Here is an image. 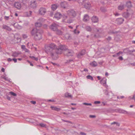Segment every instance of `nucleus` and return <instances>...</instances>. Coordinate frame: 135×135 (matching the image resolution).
I'll return each mask as SVG.
<instances>
[{"label": "nucleus", "instance_id": "obj_1", "mask_svg": "<svg viewBox=\"0 0 135 135\" xmlns=\"http://www.w3.org/2000/svg\"><path fill=\"white\" fill-rule=\"evenodd\" d=\"M57 48L56 45L54 43H51L45 46V51L48 55L53 57Z\"/></svg>", "mask_w": 135, "mask_h": 135}, {"label": "nucleus", "instance_id": "obj_2", "mask_svg": "<svg viewBox=\"0 0 135 135\" xmlns=\"http://www.w3.org/2000/svg\"><path fill=\"white\" fill-rule=\"evenodd\" d=\"M43 32L42 30L34 28L31 31V33L32 35L34 36V39L36 40H39L42 38V34Z\"/></svg>", "mask_w": 135, "mask_h": 135}, {"label": "nucleus", "instance_id": "obj_3", "mask_svg": "<svg viewBox=\"0 0 135 135\" xmlns=\"http://www.w3.org/2000/svg\"><path fill=\"white\" fill-rule=\"evenodd\" d=\"M64 54L65 55L67 56H72L74 55V52L73 50L67 48L64 52Z\"/></svg>", "mask_w": 135, "mask_h": 135}, {"label": "nucleus", "instance_id": "obj_4", "mask_svg": "<svg viewBox=\"0 0 135 135\" xmlns=\"http://www.w3.org/2000/svg\"><path fill=\"white\" fill-rule=\"evenodd\" d=\"M67 13L68 15L69 16L74 17L76 16L77 14V12L75 11L73 9H71L67 11Z\"/></svg>", "mask_w": 135, "mask_h": 135}, {"label": "nucleus", "instance_id": "obj_5", "mask_svg": "<svg viewBox=\"0 0 135 135\" xmlns=\"http://www.w3.org/2000/svg\"><path fill=\"white\" fill-rule=\"evenodd\" d=\"M82 4L84 6L85 8L89 9L90 7V3L86 1H84L83 2Z\"/></svg>", "mask_w": 135, "mask_h": 135}, {"label": "nucleus", "instance_id": "obj_6", "mask_svg": "<svg viewBox=\"0 0 135 135\" xmlns=\"http://www.w3.org/2000/svg\"><path fill=\"white\" fill-rule=\"evenodd\" d=\"M58 25L56 23H52L50 26V28L51 29L54 31H55L57 29Z\"/></svg>", "mask_w": 135, "mask_h": 135}, {"label": "nucleus", "instance_id": "obj_7", "mask_svg": "<svg viewBox=\"0 0 135 135\" xmlns=\"http://www.w3.org/2000/svg\"><path fill=\"white\" fill-rule=\"evenodd\" d=\"M85 50H83L79 52L77 55V56L78 58H80L82 57L85 53Z\"/></svg>", "mask_w": 135, "mask_h": 135}, {"label": "nucleus", "instance_id": "obj_8", "mask_svg": "<svg viewBox=\"0 0 135 135\" xmlns=\"http://www.w3.org/2000/svg\"><path fill=\"white\" fill-rule=\"evenodd\" d=\"M46 12V9L45 8L41 7L39 10V12L40 14L44 15Z\"/></svg>", "mask_w": 135, "mask_h": 135}, {"label": "nucleus", "instance_id": "obj_9", "mask_svg": "<svg viewBox=\"0 0 135 135\" xmlns=\"http://www.w3.org/2000/svg\"><path fill=\"white\" fill-rule=\"evenodd\" d=\"M106 80L107 79L105 78H103L100 81V83L104 86L107 87L108 86L106 84Z\"/></svg>", "mask_w": 135, "mask_h": 135}, {"label": "nucleus", "instance_id": "obj_10", "mask_svg": "<svg viewBox=\"0 0 135 135\" xmlns=\"http://www.w3.org/2000/svg\"><path fill=\"white\" fill-rule=\"evenodd\" d=\"M124 21V19L122 18H120L117 19L116 21L117 24L120 25L123 23Z\"/></svg>", "mask_w": 135, "mask_h": 135}, {"label": "nucleus", "instance_id": "obj_11", "mask_svg": "<svg viewBox=\"0 0 135 135\" xmlns=\"http://www.w3.org/2000/svg\"><path fill=\"white\" fill-rule=\"evenodd\" d=\"M42 20V18H40L38 20V22L35 23V25L36 27H40L41 26L42 24L40 22V21H41Z\"/></svg>", "mask_w": 135, "mask_h": 135}, {"label": "nucleus", "instance_id": "obj_12", "mask_svg": "<svg viewBox=\"0 0 135 135\" xmlns=\"http://www.w3.org/2000/svg\"><path fill=\"white\" fill-rule=\"evenodd\" d=\"M60 5L62 8H65L68 6V4L67 2L64 1L61 3Z\"/></svg>", "mask_w": 135, "mask_h": 135}, {"label": "nucleus", "instance_id": "obj_13", "mask_svg": "<svg viewBox=\"0 0 135 135\" xmlns=\"http://www.w3.org/2000/svg\"><path fill=\"white\" fill-rule=\"evenodd\" d=\"M59 48L62 51H64V52H65V51L68 48L67 46L64 45H60L59 47Z\"/></svg>", "mask_w": 135, "mask_h": 135}, {"label": "nucleus", "instance_id": "obj_14", "mask_svg": "<svg viewBox=\"0 0 135 135\" xmlns=\"http://www.w3.org/2000/svg\"><path fill=\"white\" fill-rule=\"evenodd\" d=\"M62 16V15L60 13L57 12L55 14L54 17L57 20H59Z\"/></svg>", "mask_w": 135, "mask_h": 135}, {"label": "nucleus", "instance_id": "obj_15", "mask_svg": "<svg viewBox=\"0 0 135 135\" xmlns=\"http://www.w3.org/2000/svg\"><path fill=\"white\" fill-rule=\"evenodd\" d=\"M15 7L18 9H20L21 7V5L20 2H17L15 3L14 4Z\"/></svg>", "mask_w": 135, "mask_h": 135}, {"label": "nucleus", "instance_id": "obj_16", "mask_svg": "<svg viewBox=\"0 0 135 135\" xmlns=\"http://www.w3.org/2000/svg\"><path fill=\"white\" fill-rule=\"evenodd\" d=\"M92 22L94 23H96L98 22V19L96 16H93L91 18Z\"/></svg>", "mask_w": 135, "mask_h": 135}, {"label": "nucleus", "instance_id": "obj_17", "mask_svg": "<svg viewBox=\"0 0 135 135\" xmlns=\"http://www.w3.org/2000/svg\"><path fill=\"white\" fill-rule=\"evenodd\" d=\"M89 17L88 15L87 14L85 15L83 18V20L84 22H87L89 20Z\"/></svg>", "mask_w": 135, "mask_h": 135}, {"label": "nucleus", "instance_id": "obj_18", "mask_svg": "<svg viewBox=\"0 0 135 135\" xmlns=\"http://www.w3.org/2000/svg\"><path fill=\"white\" fill-rule=\"evenodd\" d=\"M118 112L120 113H122L125 114H130L131 113H128L127 111L121 109H119L118 110Z\"/></svg>", "mask_w": 135, "mask_h": 135}, {"label": "nucleus", "instance_id": "obj_19", "mask_svg": "<svg viewBox=\"0 0 135 135\" xmlns=\"http://www.w3.org/2000/svg\"><path fill=\"white\" fill-rule=\"evenodd\" d=\"M2 28L3 29L6 30L8 31H11L12 30L9 27L6 25H3L2 26Z\"/></svg>", "mask_w": 135, "mask_h": 135}, {"label": "nucleus", "instance_id": "obj_20", "mask_svg": "<svg viewBox=\"0 0 135 135\" xmlns=\"http://www.w3.org/2000/svg\"><path fill=\"white\" fill-rule=\"evenodd\" d=\"M21 54L20 52H14L13 53L12 56L14 57H17Z\"/></svg>", "mask_w": 135, "mask_h": 135}, {"label": "nucleus", "instance_id": "obj_21", "mask_svg": "<svg viewBox=\"0 0 135 135\" xmlns=\"http://www.w3.org/2000/svg\"><path fill=\"white\" fill-rule=\"evenodd\" d=\"M50 108L52 110L57 111H59L61 110L60 108H57L54 106H51L50 107Z\"/></svg>", "mask_w": 135, "mask_h": 135}, {"label": "nucleus", "instance_id": "obj_22", "mask_svg": "<svg viewBox=\"0 0 135 135\" xmlns=\"http://www.w3.org/2000/svg\"><path fill=\"white\" fill-rule=\"evenodd\" d=\"M62 51L59 49V47L57 49V48L55 50V52L57 54H61L62 53Z\"/></svg>", "mask_w": 135, "mask_h": 135}, {"label": "nucleus", "instance_id": "obj_23", "mask_svg": "<svg viewBox=\"0 0 135 135\" xmlns=\"http://www.w3.org/2000/svg\"><path fill=\"white\" fill-rule=\"evenodd\" d=\"M56 33L58 35H61L63 34V32L61 31L60 30L57 29V30L55 31Z\"/></svg>", "mask_w": 135, "mask_h": 135}, {"label": "nucleus", "instance_id": "obj_24", "mask_svg": "<svg viewBox=\"0 0 135 135\" xmlns=\"http://www.w3.org/2000/svg\"><path fill=\"white\" fill-rule=\"evenodd\" d=\"M129 16V14L128 12H124L123 14V16L126 18H128Z\"/></svg>", "mask_w": 135, "mask_h": 135}, {"label": "nucleus", "instance_id": "obj_25", "mask_svg": "<svg viewBox=\"0 0 135 135\" xmlns=\"http://www.w3.org/2000/svg\"><path fill=\"white\" fill-rule=\"evenodd\" d=\"M57 6L56 4H53L52 5L51 8L53 11L55 10L57 8Z\"/></svg>", "mask_w": 135, "mask_h": 135}, {"label": "nucleus", "instance_id": "obj_26", "mask_svg": "<svg viewBox=\"0 0 135 135\" xmlns=\"http://www.w3.org/2000/svg\"><path fill=\"white\" fill-rule=\"evenodd\" d=\"M90 65L92 66L95 67L97 65V64L95 61H94L90 63Z\"/></svg>", "mask_w": 135, "mask_h": 135}, {"label": "nucleus", "instance_id": "obj_27", "mask_svg": "<svg viewBox=\"0 0 135 135\" xmlns=\"http://www.w3.org/2000/svg\"><path fill=\"white\" fill-rule=\"evenodd\" d=\"M126 5L128 8H129L132 6L131 2L130 1L127 2L126 3Z\"/></svg>", "mask_w": 135, "mask_h": 135}, {"label": "nucleus", "instance_id": "obj_28", "mask_svg": "<svg viewBox=\"0 0 135 135\" xmlns=\"http://www.w3.org/2000/svg\"><path fill=\"white\" fill-rule=\"evenodd\" d=\"M64 22L69 23H70L73 22V20L71 19H69L68 20L66 21H64Z\"/></svg>", "mask_w": 135, "mask_h": 135}, {"label": "nucleus", "instance_id": "obj_29", "mask_svg": "<svg viewBox=\"0 0 135 135\" xmlns=\"http://www.w3.org/2000/svg\"><path fill=\"white\" fill-rule=\"evenodd\" d=\"M85 29L86 30L88 31H91V27L89 26H86L85 27Z\"/></svg>", "mask_w": 135, "mask_h": 135}, {"label": "nucleus", "instance_id": "obj_30", "mask_svg": "<svg viewBox=\"0 0 135 135\" xmlns=\"http://www.w3.org/2000/svg\"><path fill=\"white\" fill-rule=\"evenodd\" d=\"M35 3V2H34V3H32L31 5V7L33 8H36L37 6Z\"/></svg>", "mask_w": 135, "mask_h": 135}, {"label": "nucleus", "instance_id": "obj_31", "mask_svg": "<svg viewBox=\"0 0 135 135\" xmlns=\"http://www.w3.org/2000/svg\"><path fill=\"white\" fill-rule=\"evenodd\" d=\"M63 17L64 19L63 20V22H64V21H65V20L68 18V16L66 14H64L63 15Z\"/></svg>", "mask_w": 135, "mask_h": 135}, {"label": "nucleus", "instance_id": "obj_32", "mask_svg": "<svg viewBox=\"0 0 135 135\" xmlns=\"http://www.w3.org/2000/svg\"><path fill=\"white\" fill-rule=\"evenodd\" d=\"M86 78L87 79H89L91 80H94L93 78L91 76L89 75L86 76Z\"/></svg>", "mask_w": 135, "mask_h": 135}, {"label": "nucleus", "instance_id": "obj_33", "mask_svg": "<svg viewBox=\"0 0 135 135\" xmlns=\"http://www.w3.org/2000/svg\"><path fill=\"white\" fill-rule=\"evenodd\" d=\"M66 97L72 98V96L69 93H66L65 95Z\"/></svg>", "mask_w": 135, "mask_h": 135}, {"label": "nucleus", "instance_id": "obj_34", "mask_svg": "<svg viewBox=\"0 0 135 135\" xmlns=\"http://www.w3.org/2000/svg\"><path fill=\"white\" fill-rule=\"evenodd\" d=\"M118 9L120 10H122L124 8V6L123 5H120L118 7Z\"/></svg>", "mask_w": 135, "mask_h": 135}, {"label": "nucleus", "instance_id": "obj_35", "mask_svg": "<svg viewBox=\"0 0 135 135\" xmlns=\"http://www.w3.org/2000/svg\"><path fill=\"white\" fill-rule=\"evenodd\" d=\"M30 57L33 60H35L36 61H37L38 59L37 57H35L33 56H30Z\"/></svg>", "mask_w": 135, "mask_h": 135}, {"label": "nucleus", "instance_id": "obj_36", "mask_svg": "<svg viewBox=\"0 0 135 135\" xmlns=\"http://www.w3.org/2000/svg\"><path fill=\"white\" fill-rule=\"evenodd\" d=\"M115 124H116V125L117 126H120V124L119 123H118L115 122H112L111 123V125Z\"/></svg>", "mask_w": 135, "mask_h": 135}, {"label": "nucleus", "instance_id": "obj_37", "mask_svg": "<svg viewBox=\"0 0 135 135\" xmlns=\"http://www.w3.org/2000/svg\"><path fill=\"white\" fill-rule=\"evenodd\" d=\"M11 16V17H12V15L9 16H5L4 17V19L6 20H8L9 19V17Z\"/></svg>", "mask_w": 135, "mask_h": 135}, {"label": "nucleus", "instance_id": "obj_38", "mask_svg": "<svg viewBox=\"0 0 135 135\" xmlns=\"http://www.w3.org/2000/svg\"><path fill=\"white\" fill-rule=\"evenodd\" d=\"M123 54V52L121 51H119V52H118L116 53V55L117 56H119L120 55H122Z\"/></svg>", "mask_w": 135, "mask_h": 135}, {"label": "nucleus", "instance_id": "obj_39", "mask_svg": "<svg viewBox=\"0 0 135 135\" xmlns=\"http://www.w3.org/2000/svg\"><path fill=\"white\" fill-rule=\"evenodd\" d=\"M10 94L13 96H17V94L14 92L11 91L9 92Z\"/></svg>", "mask_w": 135, "mask_h": 135}, {"label": "nucleus", "instance_id": "obj_40", "mask_svg": "<svg viewBox=\"0 0 135 135\" xmlns=\"http://www.w3.org/2000/svg\"><path fill=\"white\" fill-rule=\"evenodd\" d=\"M32 12L31 11H29L27 13H28V14H27V16L28 17H29L31 16V13H32Z\"/></svg>", "mask_w": 135, "mask_h": 135}, {"label": "nucleus", "instance_id": "obj_41", "mask_svg": "<svg viewBox=\"0 0 135 135\" xmlns=\"http://www.w3.org/2000/svg\"><path fill=\"white\" fill-rule=\"evenodd\" d=\"M28 1L27 0H23L22 3L24 4H25L27 3H28Z\"/></svg>", "mask_w": 135, "mask_h": 135}, {"label": "nucleus", "instance_id": "obj_42", "mask_svg": "<svg viewBox=\"0 0 135 135\" xmlns=\"http://www.w3.org/2000/svg\"><path fill=\"white\" fill-rule=\"evenodd\" d=\"M1 78L3 79H4L5 80H8V78L2 75L1 76Z\"/></svg>", "mask_w": 135, "mask_h": 135}, {"label": "nucleus", "instance_id": "obj_43", "mask_svg": "<svg viewBox=\"0 0 135 135\" xmlns=\"http://www.w3.org/2000/svg\"><path fill=\"white\" fill-rule=\"evenodd\" d=\"M39 125L41 127H46V125L43 123H40V124Z\"/></svg>", "mask_w": 135, "mask_h": 135}, {"label": "nucleus", "instance_id": "obj_44", "mask_svg": "<svg viewBox=\"0 0 135 135\" xmlns=\"http://www.w3.org/2000/svg\"><path fill=\"white\" fill-rule=\"evenodd\" d=\"M89 117L90 118H94L96 117V116L95 115H90Z\"/></svg>", "mask_w": 135, "mask_h": 135}, {"label": "nucleus", "instance_id": "obj_45", "mask_svg": "<svg viewBox=\"0 0 135 135\" xmlns=\"http://www.w3.org/2000/svg\"><path fill=\"white\" fill-rule=\"evenodd\" d=\"M107 39L108 41H109L111 40L112 38L110 36H108Z\"/></svg>", "mask_w": 135, "mask_h": 135}, {"label": "nucleus", "instance_id": "obj_46", "mask_svg": "<svg viewBox=\"0 0 135 135\" xmlns=\"http://www.w3.org/2000/svg\"><path fill=\"white\" fill-rule=\"evenodd\" d=\"M84 104L86 105H91V103H84L83 104Z\"/></svg>", "mask_w": 135, "mask_h": 135}, {"label": "nucleus", "instance_id": "obj_47", "mask_svg": "<svg viewBox=\"0 0 135 135\" xmlns=\"http://www.w3.org/2000/svg\"><path fill=\"white\" fill-rule=\"evenodd\" d=\"M24 50L25 51V52L29 53V50L26 48Z\"/></svg>", "mask_w": 135, "mask_h": 135}, {"label": "nucleus", "instance_id": "obj_48", "mask_svg": "<svg viewBox=\"0 0 135 135\" xmlns=\"http://www.w3.org/2000/svg\"><path fill=\"white\" fill-rule=\"evenodd\" d=\"M30 102L32 104H35L36 103V102L34 101H30Z\"/></svg>", "mask_w": 135, "mask_h": 135}, {"label": "nucleus", "instance_id": "obj_49", "mask_svg": "<svg viewBox=\"0 0 135 135\" xmlns=\"http://www.w3.org/2000/svg\"><path fill=\"white\" fill-rule=\"evenodd\" d=\"M104 93L105 94L107 95L108 94V91L107 90H104Z\"/></svg>", "mask_w": 135, "mask_h": 135}, {"label": "nucleus", "instance_id": "obj_50", "mask_svg": "<svg viewBox=\"0 0 135 135\" xmlns=\"http://www.w3.org/2000/svg\"><path fill=\"white\" fill-rule=\"evenodd\" d=\"M22 36H23V38H26L27 37V36L25 34L23 35H22Z\"/></svg>", "mask_w": 135, "mask_h": 135}, {"label": "nucleus", "instance_id": "obj_51", "mask_svg": "<svg viewBox=\"0 0 135 135\" xmlns=\"http://www.w3.org/2000/svg\"><path fill=\"white\" fill-rule=\"evenodd\" d=\"M118 59L120 60H122L123 59V58L122 56H120L119 57Z\"/></svg>", "mask_w": 135, "mask_h": 135}, {"label": "nucleus", "instance_id": "obj_52", "mask_svg": "<svg viewBox=\"0 0 135 135\" xmlns=\"http://www.w3.org/2000/svg\"><path fill=\"white\" fill-rule=\"evenodd\" d=\"M12 60L15 63H16L17 62V59L16 58L13 59Z\"/></svg>", "mask_w": 135, "mask_h": 135}, {"label": "nucleus", "instance_id": "obj_53", "mask_svg": "<svg viewBox=\"0 0 135 135\" xmlns=\"http://www.w3.org/2000/svg\"><path fill=\"white\" fill-rule=\"evenodd\" d=\"M47 101L49 102H54V100L53 99H49L47 100Z\"/></svg>", "mask_w": 135, "mask_h": 135}, {"label": "nucleus", "instance_id": "obj_54", "mask_svg": "<svg viewBox=\"0 0 135 135\" xmlns=\"http://www.w3.org/2000/svg\"><path fill=\"white\" fill-rule=\"evenodd\" d=\"M21 48L23 50H24L25 49H26L25 46V45H22L21 46Z\"/></svg>", "mask_w": 135, "mask_h": 135}, {"label": "nucleus", "instance_id": "obj_55", "mask_svg": "<svg viewBox=\"0 0 135 135\" xmlns=\"http://www.w3.org/2000/svg\"><path fill=\"white\" fill-rule=\"evenodd\" d=\"M72 61H73V60H72V59H70V60H67V62L68 63H70V62H71Z\"/></svg>", "mask_w": 135, "mask_h": 135}, {"label": "nucleus", "instance_id": "obj_56", "mask_svg": "<svg viewBox=\"0 0 135 135\" xmlns=\"http://www.w3.org/2000/svg\"><path fill=\"white\" fill-rule=\"evenodd\" d=\"M94 103L95 104H99L100 103V102L99 101H95L94 102Z\"/></svg>", "mask_w": 135, "mask_h": 135}, {"label": "nucleus", "instance_id": "obj_57", "mask_svg": "<svg viewBox=\"0 0 135 135\" xmlns=\"http://www.w3.org/2000/svg\"><path fill=\"white\" fill-rule=\"evenodd\" d=\"M12 60V59H11V58H8L7 59V60L8 61L10 62Z\"/></svg>", "mask_w": 135, "mask_h": 135}, {"label": "nucleus", "instance_id": "obj_58", "mask_svg": "<svg viewBox=\"0 0 135 135\" xmlns=\"http://www.w3.org/2000/svg\"><path fill=\"white\" fill-rule=\"evenodd\" d=\"M7 99L8 100H11V98L8 96H7Z\"/></svg>", "mask_w": 135, "mask_h": 135}, {"label": "nucleus", "instance_id": "obj_59", "mask_svg": "<svg viewBox=\"0 0 135 135\" xmlns=\"http://www.w3.org/2000/svg\"><path fill=\"white\" fill-rule=\"evenodd\" d=\"M80 134L82 135H86V133L83 132H81L80 133Z\"/></svg>", "mask_w": 135, "mask_h": 135}, {"label": "nucleus", "instance_id": "obj_60", "mask_svg": "<svg viewBox=\"0 0 135 135\" xmlns=\"http://www.w3.org/2000/svg\"><path fill=\"white\" fill-rule=\"evenodd\" d=\"M1 70L2 72H4L5 71V69L3 68H2L1 69Z\"/></svg>", "mask_w": 135, "mask_h": 135}, {"label": "nucleus", "instance_id": "obj_61", "mask_svg": "<svg viewBox=\"0 0 135 135\" xmlns=\"http://www.w3.org/2000/svg\"><path fill=\"white\" fill-rule=\"evenodd\" d=\"M132 99H133L134 101H135V95H133Z\"/></svg>", "mask_w": 135, "mask_h": 135}, {"label": "nucleus", "instance_id": "obj_62", "mask_svg": "<svg viewBox=\"0 0 135 135\" xmlns=\"http://www.w3.org/2000/svg\"><path fill=\"white\" fill-rule=\"evenodd\" d=\"M97 78L98 80H100L101 79L100 77L99 76H98Z\"/></svg>", "mask_w": 135, "mask_h": 135}, {"label": "nucleus", "instance_id": "obj_63", "mask_svg": "<svg viewBox=\"0 0 135 135\" xmlns=\"http://www.w3.org/2000/svg\"><path fill=\"white\" fill-rule=\"evenodd\" d=\"M65 122H68V123H72L70 121H68V120H66Z\"/></svg>", "mask_w": 135, "mask_h": 135}, {"label": "nucleus", "instance_id": "obj_64", "mask_svg": "<svg viewBox=\"0 0 135 135\" xmlns=\"http://www.w3.org/2000/svg\"><path fill=\"white\" fill-rule=\"evenodd\" d=\"M29 62V63H30V65L31 66H33V64L32 63H31V62Z\"/></svg>", "mask_w": 135, "mask_h": 135}]
</instances>
